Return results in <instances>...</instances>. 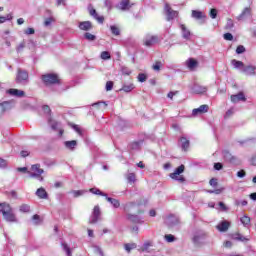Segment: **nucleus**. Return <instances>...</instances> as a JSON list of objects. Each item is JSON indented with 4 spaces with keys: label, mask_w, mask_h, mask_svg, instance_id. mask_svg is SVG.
Masks as SVG:
<instances>
[{
    "label": "nucleus",
    "mask_w": 256,
    "mask_h": 256,
    "mask_svg": "<svg viewBox=\"0 0 256 256\" xmlns=\"http://www.w3.org/2000/svg\"><path fill=\"white\" fill-rule=\"evenodd\" d=\"M0 212L2 213L4 219L10 223H15L17 221V218L15 217V214L13 213V209L11 206L7 203H1L0 204Z\"/></svg>",
    "instance_id": "nucleus-1"
},
{
    "label": "nucleus",
    "mask_w": 256,
    "mask_h": 256,
    "mask_svg": "<svg viewBox=\"0 0 256 256\" xmlns=\"http://www.w3.org/2000/svg\"><path fill=\"white\" fill-rule=\"evenodd\" d=\"M27 173L31 179H37L38 181H40V183H43V181H45V178L42 176V174L45 173V170L41 168V164L32 165Z\"/></svg>",
    "instance_id": "nucleus-2"
},
{
    "label": "nucleus",
    "mask_w": 256,
    "mask_h": 256,
    "mask_svg": "<svg viewBox=\"0 0 256 256\" xmlns=\"http://www.w3.org/2000/svg\"><path fill=\"white\" fill-rule=\"evenodd\" d=\"M16 83H18V85H27L29 83V72H27V70L18 68L16 74Z\"/></svg>",
    "instance_id": "nucleus-3"
},
{
    "label": "nucleus",
    "mask_w": 256,
    "mask_h": 256,
    "mask_svg": "<svg viewBox=\"0 0 256 256\" xmlns=\"http://www.w3.org/2000/svg\"><path fill=\"white\" fill-rule=\"evenodd\" d=\"M185 171V165H180L175 169L173 173L170 174V178L178 181L179 183H185V177L181 175Z\"/></svg>",
    "instance_id": "nucleus-4"
},
{
    "label": "nucleus",
    "mask_w": 256,
    "mask_h": 256,
    "mask_svg": "<svg viewBox=\"0 0 256 256\" xmlns=\"http://www.w3.org/2000/svg\"><path fill=\"white\" fill-rule=\"evenodd\" d=\"M161 39L159 36L153 34H147L143 39V44L145 47H153V45H157Z\"/></svg>",
    "instance_id": "nucleus-5"
},
{
    "label": "nucleus",
    "mask_w": 256,
    "mask_h": 256,
    "mask_svg": "<svg viewBox=\"0 0 256 256\" xmlns=\"http://www.w3.org/2000/svg\"><path fill=\"white\" fill-rule=\"evenodd\" d=\"M42 81L45 85H55L59 83V76L57 74L49 73L42 75Z\"/></svg>",
    "instance_id": "nucleus-6"
},
{
    "label": "nucleus",
    "mask_w": 256,
    "mask_h": 256,
    "mask_svg": "<svg viewBox=\"0 0 256 256\" xmlns=\"http://www.w3.org/2000/svg\"><path fill=\"white\" fill-rule=\"evenodd\" d=\"M101 219V208L97 205L94 207L89 219L90 225H95Z\"/></svg>",
    "instance_id": "nucleus-7"
},
{
    "label": "nucleus",
    "mask_w": 256,
    "mask_h": 256,
    "mask_svg": "<svg viewBox=\"0 0 256 256\" xmlns=\"http://www.w3.org/2000/svg\"><path fill=\"white\" fill-rule=\"evenodd\" d=\"M222 153L225 161H227L228 163H232V165H239L241 163V161H239V158L231 154L229 150H224Z\"/></svg>",
    "instance_id": "nucleus-8"
},
{
    "label": "nucleus",
    "mask_w": 256,
    "mask_h": 256,
    "mask_svg": "<svg viewBox=\"0 0 256 256\" xmlns=\"http://www.w3.org/2000/svg\"><path fill=\"white\" fill-rule=\"evenodd\" d=\"M164 11L167 16V21H172V19H175L179 15V12L172 10L169 4H165Z\"/></svg>",
    "instance_id": "nucleus-9"
},
{
    "label": "nucleus",
    "mask_w": 256,
    "mask_h": 256,
    "mask_svg": "<svg viewBox=\"0 0 256 256\" xmlns=\"http://www.w3.org/2000/svg\"><path fill=\"white\" fill-rule=\"evenodd\" d=\"M165 223L168 227H175V225H179V217L170 215L165 219Z\"/></svg>",
    "instance_id": "nucleus-10"
},
{
    "label": "nucleus",
    "mask_w": 256,
    "mask_h": 256,
    "mask_svg": "<svg viewBox=\"0 0 256 256\" xmlns=\"http://www.w3.org/2000/svg\"><path fill=\"white\" fill-rule=\"evenodd\" d=\"M207 111H209V105L204 104V105H201L199 108L193 109L192 115L194 117H197V115H203V113H207Z\"/></svg>",
    "instance_id": "nucleus-11"
},
{
    "label": "nucleus",
    "mask_w": 256,
    "mask_h": 256,
    "mask_svg": "<svg viewBox=\"0 0 256 256\" xmlns=\"http://www.w3.org/2000/svg\"><path fill=\"white\" fill-rule=\"evenodd\" d=\"M88 11L91 17H94L98 23H103V21H105V18L103 16H99V14H97V10H95L93 6H88Z\"/></svg>",
    "instance_id": "nucleus-12"
},
{
    "label": "nucleus",
    "mask_w": 256,
    "mask_h": 256,
    "mask_svg": "<svg viewBox=\"0 0 256 256\" xmlns=\"http://www.w3.org/2000/svg\"><path fill=\"white\" fill-rule=\"evenodd\" d=\"M255 71H256V66H253V65L244 66V68L242 69V73L250 77H253L254 75H256Z\"/></svg>",
    "instance_id": "nucleus-13"
},
{
    "label": "nucleus",
    "mask_w": 256,
    "mask_h": 256,
    "mask_svg": "<svg viewBox=\"0 0 256 256\" xmlns=\"http://www.w3.org/2000/svg\"><path fill=\"white\" fill-rule=\"evenodd\" d=\"M229 227H231V223H229V221L227 220H224L216 226V229H218V231H220L221 233H225L229 230Z\"/></svg>",
    "instance_id": "nucleus-14"
},
{
    "label": "nucleus",
    "mask_w": 256,
    "mask_h": 256,
    "mask_svg": "<svg viewBox=\"0 0 256 256\" xmlns=\"http://www.w3.org/2000/svg\"><path fill=\"white\" fill-rule=\"evenodd\" d=\"M63 145L68 151H75L77 149V140L64 141Z\"/></svg>",
    "instance_id": "nucleus-15"
},
{
    "label": "nucleus",
    "mask_w": 256,
    "mask_h": 256,
    "mask_svg": "<svg viewBox=\"0 0 256 256\" xmlns=\"http://www.w3.org/2000/svg\"><path fill=\"white\" fill-rule=\"evenodd\" d=\"M192 92L196 95H202L203 93H207V87L195 84L192 88Z\"/></svg>",
    "instance_id": "nucleus-16"
},
{
    "label": "nucleus",
    "mask_w": 256,
    "mask_h": 256,
    "mask_svg": "<svg viewBox=\"0 0 256 256\" xmlns=\"http://www.w3.org/2000/svg\"><path fill=\"white\" fill-rule=\"evenodd\" d=\"M78 27L81 31H91V29H93V24H91V21H84L80 22Z\"/></svg>",
    "instance_id": "nucleus-17"
},
{
    "label": "nucleus",
    "mask_w": 256,
    "mask_h": 256,
    "mask_svg": "<svg viewBox=\"0 0 256 256\" xmlns=\"http://www.w3.org/2000/svg\"><path fill=\"white\" fill-rule=\"evenodd\" d=\"M247 17H251V8L246 7L242 11V13L237 17L238 21H243L244 19H247Z\"/></svg>",
    "instance_id": "nucleus-18"
},
{
    "label": "nucleus",
    "mask_w": 256,
    "mask_h": 256,
    "mask_svg": "<svg viewBox=\"0 0 256 256\" xmlns=\"http://www.w3.org/2000/svg\"><path fill=\"white\" fill-rule=\"evenodd\" d=\"M180 29H181L183 39H186L187 41L188 39H191V31H189L187 26H185L184 24H181Z\"/></svg>",
    "instance_id": "nucleus-19"
},
{
    "label": "nucleus",
    "mask_w": 256,
    "mask_h": 256,
    "mask_svg": "<svg viewBox=\"0 0 256 256\" xmlns=\"http://www.w3.org/2000/svg\"><path fill=\"white\" fill-rule=\"evenodd\" d=\"M7 93H9V95H12L13 97H25V91L19 89L11 88L7 90Z\"/></svg>",
    "instance_id": "nucleus-20"
},
{
    "label": "nucleus",
    "mask_w": 256,
    "mask_h": 256,
    "mask_svg": "<svg viewBox=\"0 0 256 256\" xmlns=\"http://www.w3.org/2000/svg\"><path fill=\"white\" fill-rule=\"evenodd\" d=\"M232 103H239V101H245V94L243 92H240L236 95L231 96Z\"/></svg>",
    "instance_id": "nucleus-21"
},
{
    "label": "nucleus",
    "mask_w": 256,
    "mask_h": 256,
    "mask_svg": "<svg viewBox=\"0 0 256 256\" xmlns=\"http://www.w3.org/2000/svg\"><path fill=\"white\" fill-rule=\"evenodd\" d=\"M206 234L203 232L197 233L194 235L193 237V243H195V245H199V243H201V241H203V239H205Z\"/></svg>",
    "instance_id": "nucleus-22"
},
{
    "label": "nucleus",
    "mask_w": 256,
    "mask_h": 256,
    "mask_svg": "<svg viewBox=\"0 0 256 256\" xmlns=\"http://www.w3.org/2000/svg\"><path fill=\"white\" fill-rule=\"evenodd\" d=\"M105 197H106V201H108V203H111L114 209H119V207H121V203L119 202L118 199L108 197L107 194Z\"/></svg>",
    "instance_id": "nucleus-23"
},
{
    "label": "nucleus",
    "mask_w": 256,
    "mask_h": 256,
    "mask_svg": "<svg viewBox=\"0 0 256 256\" xmlns=\"http://www.w3.org/2000/svg\"><path fill=\"white\" fill-rule=\"evenodd\" d=\"M197 65H199V63L193 58H190L186 61V67H188L190 71H193L197 67Z\"/></svg>",
    "instance_id": "nucleus-24"
},
{
    "label": "nucleus",
    "mask_w": 256,
    "mask_h": 256,
    "mask_svg": "<svg viewBox=\"0 0 256 256\" xmlns=\"http://www.w3.org/2000/svg\"><path fill=\"white\" fill-rule=\"evenodd\" d=\"M233 239H234V241H241V243H248V241H251L250 238H247V237L243 236V234H239V233L234 234Z\"/></svg>",
    "instance_id": "nucleus-25"
},
{
    "label": "nucleus",
    "mask_w": 256,
    "mask_h": 256,
    "mask_svg": "<svg viewBox=\"0 0 256 256\" xmlns=\"http://www.w3.org/2000/svg\"><path fill=\"white\" fill-rule=\"evenodd\" d=\"M36 195L39 197V199H47L48 197L47 191L43 187L37 189Z\"/></svg>",
    "instance_id": "nucleus-26"
},
{
    "label": "nucleus",
    "mask_w": 256,
    "mask_h": 256,
    "mask_svg": "<svg viewBox=\"0 0 256 256\" xmlns=\"http://www.w3.org/2000/svg\"><path fill=\"white\" fill-rule=\"evenodd\" d=\"M180 145H181L182 151H187V149H189L190 142L187 138L181 137Z\"/></svg>",
    "instance_id": "nucleus-27"
},
{
    "label": "nucleus",
    "mask_w": 256,
    "mask_h": 256,
    "mask_svg": "<svg viewBox=\"0 0 256 256\" xmlns=\"http://www.w3.org/2000/svg\"><path fill=\"white\" fill-rule=\"evenodd\" d=\"M231 65H233L234 69H240L241 71H243L245 64L239 60L233 59L231 61Z\"/></svg>",
    "instance_id": "nucleus-28"
},
{
    "label": "nucleus",
    "mask_w": 256,
    "mask_h": 256,
    "mask_svg": "<svg viewBox=\"0 0 256 256\" xmlns=\"http://www.w3.org/2000/svg\"><path fill=\"white\" fill-rule=\"evenodd\" d=\"M118 7L121 11H127L131 8V5L129 4V0H122Z\"/></svg>",
    "instance_id": "nucleus-29"
},
{
    "label": "nucleus",
    "mask_w": 256,
    "mask_h": 256,
    "mask_svg": "<svg viewBox=\"0 0 256 256\" xmlns=\"http://www.w3.org/2000/svg\"><path fill=\"white\" fill-rule=\"evenodd\" d=\"M240 221L244 227H249L251 225V217L248 215H244L243 217L240 218Z\"/></svg>",
    "instance_id": "nucleus-30"
},
{
    "label": "nucleus",
    "mask_w": 256,
    "mask_h": 256,
    "mask_svg": "<svg viewBox=\"0 0 256 256\" xmlns=\"http://www.w3.org/2000/svg\"><path fill=\"white\" fill-rule=\"evenodd\" d=\"M128 221L132 223H141V218L138 215L128 214Z\"/></svg>",
    "instance_id": "nucleus-31"
},
{
    "label": "nucleus",
    "mask_w": 256,
    "mask_h": 256,
    "mask_svg": "<svg viewBox=\"0 0 256 256\" xmlns=\"http://www.w3.org/2000/svg\"><path fill=\"white\" fill-rule=\"evenodd\" d=\"M192 17L194 19H203V17H205V16L203 15V12L197 11V10H193L192 11Z\"/></svg>",
    "instance_id": "nucleus-32"
},
{
    "label": "nucleus",
    "mask_w": 256,
    "mask_h": 256,
    "mask_svg": "<svg viewBox=\"0 0 256 256\" xmlns=\"http://www.w3.org/2000/svg\"><path fill=\"white\" fill-rule=\"evenodd\" d=\"M124 248H125V251H127V253H131L133 249H137V244L135 243L125 244Z\"/></svg>",
    "instance_id": "nucleus-33"
},
{
    "label": "nucleus",
    "mask_w": 256,
    "mask_h": 256,
    "mask_svg": "<svg viewBox=\"0 0 256 256\" xmlns=\"http://www.w3.org/2000/svg\"><path fill=\"white\" fill-rule=\"evenodd\" d=\"M19 210L21 211V213H29L31 211V206H29L28 204H22Z\"/></svg>",
    "instance_id": "nucleus-34"
},
{
    "label": "nucleus",
    "mask_w": 256,
    "mask_h": 256,
    "mask_svg": "<svg viewBox=\"0 0 256 256\" xmlns=\"http://www.w3.org/2000/svg\"><path fill=\"white\" fill-rule=\"evenodd\" d=\"M133 89H135V86L133 84H129V85H124L121 91H124L125 93H131Z\"/></svg>",
    "instance_id": "nucleus-35"
},
{
    "label": "nucleus",
    "mask_w": 256,
    "mask_h": 256,
    "mask_svg": "<svg viewBox=\"0 0 256 256\" xmlns=\"http://www.w3.org/2000/svg\"><path fill=\"white\" fill-rule=\"evenodd\" d=\"M90 193H93V195H101L102 197H107V194L101 192L98 188H91Z\"/></svg>",
    "instance_id": "nucleus-36"
},
{
    "label": "nucleus",
    "mask_w": 256,
    "mask_h": 256,
    "mask_svg": "<svg viewBox=\"0 0 256 256\" xmlns=\"http://www.w3.org/2000/svg\"><path fill=\"white\" fill-rule=\"evenodd\" d=\"M61 246L63 247V251H65L67 256H72L71 248L67 245V243L62 242Z\"/></svg>",
    "instance_id": "nucleus-37"
},
{
    "label": "nucleus",
    "mask_w": 256,
    "mask_h": 256,
    "mask_svg": "<svg viewBox=\"0 0 256 256\" xmlns=\"http://www.w3.org/2000/svg\"><path fill=\"white\" fill-rule=\"evenodd\" d=\"M48 123H49L51 129H53V131H57V129L59 127V122H55L54 120L49 119Z\"/></svg>",
    "instance_id": "nucleus-38"
},
{
    "label": "nucleus",
    "mask_w": 256,
    "mask_h": 256,
    "mask_svg": "<svg viewBox=\"0 0 256 256\" xmlns=\"http://www.w3.org/2000/svg\"><path fill=\"white\" fill-rule=\"evenodd\" d=\"M100 57L103 61H108V59H111V53H109V51H103Z\"/></svg>",
    "instance_id": "nucleus-39"
},
{
    "label": "nucleus",
    "mask_w": 256,
    "mask_h": 256,
    "mask_svg": "<svg viewBox=\"0 0 256 256\" xmlns=\"http://www.w3.org/2000/svg\"><path fill=\"white\" fill-rule=\"evenodd\" d=\"M126 179L128 183H135V181H137L135 173H128Z\"/></svg>",
    "instance_id": "nucleus-40"
},
{
    "label": "nucleus",
    "mask_w": 256,
    "mask_h": 256,
    "mask_svg": "<svg viewBox=\"0 0 256 256\" xmlns=\"http://www.w3.org/2000/svg\"><path fill=\"white\" fill-rule=\"evenodd\" d=\"M13 19V14H7L6 16H0V23H5V21H11Z\"/></svg>",
    "instance_id": "nucleus-41"
},
{
    "label": "nucleus",
    "mask_w": 256,
    "mask_h": 256,
    "mask_svg": "<svg viewBox=\"0 0 256 256\" xmlns=\"http://www.w3.org/2000/svg\"><path fill=\"white\" fill-rule=\"evenodd\" d=\"M162 67H163V63L161 61H157L155 62V64H153L152 69L154 71H161Z\"/></svg>",
    "instance_id": "nucleus-42"
},
{
    "label": "nucleus",
    "mask_w": 256,
    "mask_h": 256,
    "mask_svg": "<svg viewBox=\"0 0 256 256\" xmlns=\"http://www.w3.org/2000/svg\"><path fill=\"white\" fill-rule=\"evenodd\" d=\"M85 190H74L72 191L73 197H81V195H85Z\"/></svg>",
    "instance_id": "nucleus-43"
},
{
    "label": "nucleus",
    "mask_w": 256,
    "mask_h": 256,
    "mask_svg": "<svg viewBox=\"0 0 256 256\" xmlns=\"http://www.w3.org/2000/svg\"><path fill=\"white\" fill-rule=\"evenodd\" d=\"M164 239H166L167 243H173V241H175V236H173L172 234H166L164 236Z\"/></svg>",
    "instance_id": "nucleus-44"
},
{
    "label": "nucleus",
    "mask_w": 256,
    "mask_h": 256,
    "mask_svg": "<svg viewBox=\"0 0 256 256\" xmlns=\"http://www.w3.org/2000/svg\"><path fill=\"white\" fill-rule=\"evenodd\" d=\"M84 37H85V39H87L88 41H95V39H96L95 35H93V34H91V33H89V32L85 33V34H84Z\"/></svg>",
    "instance_id": "nucleus-45"
},
{
    "label": "nucleus",
    "mask_w": 256,
    "mask_h": 256,
    "mask_svg": "<svg viewBox=\"0 0 256 256\" xmlns=\"http://www.w3.org/2000/svg\"><path fill=\"white\" fill-rule=\"evenodd\" d=\"M110 30H111V33L116 36L120 35L121 33L120 30L117 28V26H111Z\"/></svg>",
    "instance_id": "nucleus-46"
},
{
    "label": "nucleus",
    "mask_w": 256,
    "mask_h": 256,
    "mask_svg": "<svg viewBox=\"0 0 256 256\" xmlns=\"http://www.w3.org/2000/svg\"><path fill=\"white\" fill-rule=\"evenodd\" d=\"M121 72H122L123 75H131V69H129L126 66H122Z\"/></svg>",
    "instance_id": "nucleus-47"
},
{
    "label": "nucleus",
    "mask_w": 256,
    "mask_h": 256,
    "mask_svg": "<svg viewBox=\"0 0 256 256\" xmlns=\"http://www.w3.org/2000/svg\"><path fill=\"white\" fill-rule=\"evenodd\" d=\"M138 81H140V83H145L147 81V75L140 73L138 75Z\"/></svg>",
    "instance_id": "nucleus-48"
},
{
    "label": "nucleus",
    "mask_w": 256,
    "mask_h": 256,
    "mask_svg": "<svg viewBox=\"0 0 256 256\" xmlns=\"http://www.w3.org/2000/svg\"><path fill=\"white\" fill-rule=\"evenodd\" d=\"M233 27H234L233 19L228 18L226 23V29H233Z\"/></svg>",
    "instance_id": "nucleus-49"
},
{
    "label": "nucleus",
    "mask_w": 256,
    "mask_h": 256,
    "mask_svg": "<svg viewBox=\"0 0 256 256\" xmlns=\"http://www.w3.org/2000/svg\"><path fill=\"white\" fill-rule=\"evenodd\" d=\"M236 53H237V55H241V53H245V46L239 45V46L236 48Z\"/></svg>",
    "instance_id": "nucleus-50"
},
{
    "label": "nucleus",
    "mask_w": 256,
    "mask_h": 256,
    "mask_svg": "<svg viewBox=\"0 0 256 256\" xmlns=\"http://www.w3.org/2000/svg\"><path fill=\"white\" fill-rule=\"evenodd\" d=\"M210 17H211V19H217V9L212 8L210 10Z\"/></svg>",
    "instance_id": "nucleus-51"
},
{
    "label": "nucleus",
    "mask_w": 256,
    "mask_h": 256,
    "mask_svg": "<svg viewBox=\"0 0 256 256\" xmlns=\"http://www.w3.org/2000/svg\"><path fill=\"white\" fill-rule=\"evenodd\" d=\"M140 147H141V143H139V142H134V143L130 144V148L133 150L140 149Z\"/></svg>",
    "instance_id": "nucleus-52"
},
{
    "label": "nucleus",
    "mask_w": 256,
    "mask_h": 256,
    "mask_svg": "<svg viewBox=\"0 0 256 256\" xmlns=\"http://www.w3.org/2000/svg\"><path fill=\"white\" fill-rule=\"evenodd\" d=\"M33 221H34V225H39V223H41V218L39 217V215L35 214L32 217Z\"/></svg>",
    "instance_id": "nucleus-53"
},
{
    "label": "nucleus",
    "mask_w": 256,
    "mask_h": 256,
    "mask_svg": "<svg viewBox=\"0 0 256 256\" xmlns=\"http://www.w3.org/2000/svg\"><path fill=\"white\" fill-rule=\"evenodd\" d=\"M23 49H25V42H21V43L17 46L16 51H17L18 53H21V51H23Z\"/></svg>",
    "instance_id": "nucleus-54"
},
{
    "label": "nucleus",
    "mask_w": 256,
    "mask_h": 256,
    "mask_svg": "<svg viewBox=\"0 0 256 256\" xmlns=\"http://www.w3.org/2000/svg\"><path fill=\"white\" fill-rule=\"evenodd\" d=\"M25 35H35V29L33 28H27L25 31H24Z\"/></svg>",
    "instance_id": "nucleus-55"
},
{
    "label": "nucleus",
    "mask_w": 256,
    "mask_h": 256,
    "mask_svg": "<svg viewBox=\"0 0 256 256\" xmlns=\"http://www.w3.org/2000/svg\"><path fill=\"white\" fill-rule=\"evenodd\" d=\"M225 41H233V34L231 33H225L224 34Z\"/></svg>",
    "instance_id": "nucleus-56"
},
{
    "label": "nucleus",
    "mask_w": 256,
    "mask_h": 256,
    "mask_svg": "<svg viewBox=\"0 0 256 256\" xmlns=\"http://www.w3.org/2000/svg\"><path fill=\"white\" fill-rule=\"evenodd\" d=\"M113 89V81L106 82V91H111Z\"/></svg>",
    "instance_id": "nucleus-57"
},
{
    "label": "nucleus",
    "mask_w": 256,
    "mask_h": 256,
    "mask_svg": "<svg viewBox=\"0 0 256 256\" xmlns=\"http://www.w3.org/2000/svg\"><path fill=\"white\" fill-rule=\"evenodd\" d=\"M104 5L105 7H107V9H111V7H113V3L111 2V0H105L104 1Z\"/></svg>",
    "instance_id": "nucleus-58"
},
{
    "label": "nucleus",
    "mask_w": 256,
    "mask_h": 256,
    "mask_svg": "<svg viewBox=\"0 0 256 256\" xmlns=\"http://www.w3.org/2000/svg\"><path fill=\"white\" fill-rule=\"evenodd\" d=\"M42 110L44 113H46L47 115H49V113H51V108L47 105L42 107Z\"/></svg>",
    "instance_id": "nucleus-59"
},
{
    "label": "nucleus",
    "mask_w": 256,
    "mask_h": 256,
    "mask_svg": "<svg viewBox=\"0 0 256 256\" xmlns=\"http://www.w3.org/2000/svg\"><path fill=\"white\" fill-rule=\"evenodd\" d=\"M214 169H216V171H221V169H223V164L221 163H215L214 164Z\"/></svg>",
    "instance_id": "nucleus-60"
},
{
    "label": "nucleus",
    "mask_w": 256,
    "mask_h": 256,
    "mask_svg": "<svg viewBox=\"0 0 256 256\" xmlns=\"http://www.w3.org/2000/svg\"><path fill=\"white\" fill-rule=\"evenodd\" d=\"M5 167H7V161L0 158V168L5 169Z\"/></svg>",
    "instance_id": "nucleus-61"
},
{
    "label": "nucleus",
    "mask_w": 256,
    "mask_h": 256,
    "mask_svg": "<svg viewBox=\"0 0 256 256\" xmlns=\"http://www.w3.org/2000/svg\"><path fill=\"white\" fill-rule=\"evenodd\" d=\"M53 23V18H47L44 22L45 27H49Z\"/></svg>",
    "instance_id": "nucleus-62"
},
{
    "label": "nucleus",
    "mask_w": 256,
    "mask_h": 256,
    "mask_svg": "<svg viewBox=\"0 0 256 256\" xmlns=\"http://www.w3.org/2000/svg\"><path fill=\"white\" fill-rule=\"evenodd\" d=\"M219 207H220V209H222L223 211H229V208H227V207L225 206V203H223V202H219Z\"/></svg>",
    "instance_id": "nucleus-63"
},
{
    "label": "nucleus",
    "mask_w": 256,
    "mask_h": 256,
    "mask_svg": "<svg viewBox=\"0 0 256 256\" xmlns=\"http://www.w3.org/2000/svg\"><path fill=\"white\" fill-rule=\"evenodd\" d=\"M209 183H210L211 187H217V179L212 178Z\"/></svg>",
    "instance_id": "nucleus-64"
}]
</instances>
